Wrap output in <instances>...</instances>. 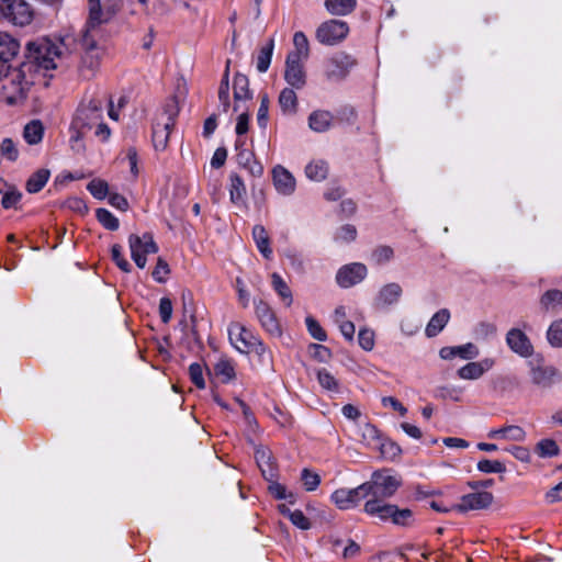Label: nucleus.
<instances>
[{
  "label": "nucleus",
  "mask_w": 562,
  "mask_h": 562,
  "mask_svg": "<svg viewBox=\"0 0 562 562\" xmlns=\"http://www.w3.org/2000/svg\"><path fill=\"white\" fill-rule=\"evenodd\" d=\"M303 61V59L296 58L295 55L286 56L284 79L294 89L303 88L306 82Z\"/></svg>",
  "instance_id": "19"
},
{
  "label": "nucleus",
  "mask_w": 562,
  "mask_h": 562,
  "mask_svg": "<svg viewBox=\"0 0 562 562\" xmlns=\"http://www.w3.org/2000/svg\"><path fill=\"white\" fill-rule=\"evenodd\" d=\"M364 494L366 498H378L386 501L391 496H386V491L383 490V487L379 486V483L376 480H374L371 476L370 481H367L363 483Z\"/></svg>",
  "instance_id": "46"
},
{
  "label": "nucleus",
  "mask_w": 562,
  "mask_h": 562,
  "mask_svg": "<svg viewBox=\"0 0 562 562\" xmlns=\"http://www.w3.org/2000/svg\"><path fill=\"white\" fill-rule=\"evenodd\" d=\"M274 48V40L270 38L265 46L261 47L257 57V70L266 72L271 64L272 53Z\"/></svg>",
  "instance_id": "41"
},
{
  "label": "nucleus",
  "mask_w": 562,
  "mask_h": 562,
  "mask_svg": "<svg viewBox=\"0 0 562 562\" xmlns=\"http://www.w3.org/2000/svg\"><path fill=\"white\" fill-rule=\"evenodd\" d=\"M449 319L450 312L447 308L436 312L426 326V336L429 338L437 336L446 327Z\"/></svg>",
  "instance_id": "30"
},
{
  "label": "nucleus",
  "mask_w": 562,
  "mask_h": 562,
  "mask_svg": "<svg viewBox=\"0 0 562 562\" xmlns=\"http://www.w3.org/2000/svg\"><path fill=\"white\" fill-rule=\"evenodd\" d=\"M394 256V250L390 246H379L372 252V259L378 265L389 262Z\"/></svg>",
  "instance_id": "57"
},
{
  "label": "nucleus",
  "mask_w": 562,
  "mask_h": 562,
  "mask_svg": "<svg viewBox=\"0 0 562 562\" xmlns=\"http://www.w3.org/2000/svg\"><path fill=\"white\" fill-rule=\"evenodd\" d=\"M22 194L18 190L11 189L3 194L1 205L3 209L14 207L20 202Z\"/></svg>",
  "instance_id": "62"
},
{
  "label": "nucleus",
  "mask_w": 562,
  "mask_h": 562,
  "mask_svg": "<svg viewBox=\"0 0 562 562\" xmlns=\"http://www.w3.org/2000/svg\"><path fill=\"white\" fill-rule=\"evenodd\" d=\"M488 438L504 439L521 442L526 439V431L517 425H509L497 429H492L488 432Z\"/></svg>",
  "instance_id": "26"
},
{
  "label": "nucleus",
  "mask_w": 562,
  "mask_h": 562,
  "mask_svg": "<svg viewBox=\"0 0 562 562\" xmlns=\"http://www.w3.org/2000/svg\"><path fill=\"white\" fill-rule=\"evenodd\" d=\"M402 293L403 290L398 283L391 282L384 284L375 297V305L379 307H387L394 305L398 302Z\"/></svg>",
  "instance_id": "24"
},
{
  "label": "nucleus",
  "mask_w": 562,
  "mask_h": 562,
  "mask_svg": "<svg viewBox=\"0 0 562 562\" xmlns=\"http://www.w3.org/2000/svg\"><path fill=\"white\" fill-rule=\"evenodd\" d=\"M169 272H170V269H169L168 263L162 258L159 257L157 260L156 267L151 273L153 278L159 283H164L166 281Z\"/></svg>",
  "instance_id": "61"
},
{
  "label": "nucleus",
  "mask_w": 562,
  "mask_h": 562,
  "mask_svg": "<svg viewBox=\"0 0 562 562\" xmlns=\"http://www.w3.org/2000/svg\"><path fill=\"white\" fill-rule=\"evenodd\" d=\"M548 342L554 348L562 347V318L554 321L547 331Z\"/></svg>",
  "instance_id": "47"
},
{
  "label": "nucleus",
  "mask_w": 562,
  "mask_h": 562,
  "mask_svg": "<svg viewBox=\"0 0 562 562\" xmlns=\"http://www.w3.org/2000/svg\"><path fill=\"white\" fill-rule=\"evenodd\" d=\"M45 127L41 120L35 119L25 124L23 138L29 145H38L44 137Z\"/></svg>",
  "instance_id": "29"
},
{
  "label": "nucleus",
  "mask_w": 562,
  "mask_h": 562,
  "mask_svg": "<svg viewBox=\"0 0 562 562\" xmlns=\"http://www.w3.org/2000/svg\"><path fill=\"white\" fill-rule=\"evenodd\" d=\"M271 280H272V282H271L272 288L274 289V291L279 294V296L282 299L284 304L286 306H290L293 302V297H292V291L290 290L286 282L277 272L272 273Z\"/></svg>",
  "instance_id": "39"
},
{
  "label": "nucleus",
  "mask_w": 562,
  "mask_h": 562,
  "mask_svg": "<svg viewBox=\"0 0 562 562\" xmlns=\"http://www.w3.org/2000/svg\"><path fill=\"white\" fill-rule=\"evenodd\" d=\"M0 155L11 162L18 160L19 149L12 138L7 137L1 140Z\"/></svg>",
  "instance_id": "48"
},
{
  "label": "nucleus",
  "mask_w": 562,
  "mask_h": 562,
  "mask_svg": "<svg viewBox=\"0 0 562 562\" xmlns=\"http://www.w3.org/2000/svg\"><path fill=\"white\" fill-rule=\"evenodd\" d=\"M349 33V26L340 20H328L316 29V40L327 46H334L342 42Z\"/></svg>",
  "instance_id": "12"
},
{
  "label": "nucleus",
  "mask_w": 562,
  "mask_h": 562,
  "mask_svg": "<svg viewBox=\"0 0 562 562\" xmlns=\"http://www.w3.org/2000/svg\"><path fill=\"white\" fill-rule=\"evenodd\" d=\"M50 177V171L48 169L42 168L35 171L26 181V190L30 193L40 192L44 186L47 183Z\"/></svg>",
  "instance_id": "36"
},
{
  "label": "nucleus",
  "mask_w": 562,
  "mask_h": 562,
  "mask_svg": "<svg viewBox=\"0 0 562 562\" xmlns=\"http://www.w3.org/2000/svg\"><path fill=\"white\" fill-rule=\"evenodd\" d=\"M493 494L490 492H475L463 495L460 498V503L456 504L451 509L460 513L484 509L493 503Z\"/></svg>",
  "instance_id": "17"
},
{
  "label": "nucleus",
  "mask_w": 562,
  "mask_h": 562,
  "mask_svg": "<svg viewBox=\"0 0 562 562\" xmlns=\"http://www.w3.org/2000/svg\"><path fill=\"white\" fill-rule=\"evenodd\" d=\"M301 481L307 492H313L319 486L321 476L316 472L304 468L301 472Z\"/></svg>",
  "instance_id": "49"
},
{
  "label": "nucleus",
  "mask_w": 562,
  "mask_h": 562,
  "mask_svg": "<svg viewBox=\"0 0 562 562\" xmlns=\"http://www.w3.org/2000/svg\"><path fill=\"white\" fill-rule=\"evenodd\" d=\"M479 353V348L472 342H468L461 346L442 347L439 351V356L443 360H452L456 357H459L463 360H471L476 358Z\"/></svg>",
  "instance_id": "23"
},
{
  "label": "nucleus",
  "mask_w": 562,
  "mask_h": 562,
  "mask_svg": "<svg viewBox=\"0 0 562 562\" xmlns=\"http://www.w3.org/2000/svg\"><path fill=\"white\" fill-rule=\"evenodd\" d=\"M227 331L232 346L238 352L246 355L255 352L261 362H269L271 360V353L262 340L241 323H231Z\"/></svg>",
  "instance_id": "3"
},
{
  "label": "nucleus",
  "mask_w": 562,
  "mask_h": 562,
  "mask_svg": "<svg viewBox=\"0 0 562 562\" xmlns=\"http://www.w3.org/2000/svg\"><path fill=\"white\" fill-rule=\"evenodd\" d=\"M372 477L378 481L379 486L386 491V496H393L402 485V480L396 475L374 472Z\"/></svg>",
  "instance_id": "33"
},
{
  "label": "nucleus",
  "mask_w": 562,
  "mask_h": 562,
  "mask_svg": "<svg viewBox=\"0 0 562 562\" xmlns=\"http://www.w3.org/2000/svg\"><path fill=\"white\" fill-rule=\"evenodd\" d=\"M252 237L260 254L266 259H270L272 250L270 248V238L266 228L262 225H255L252 228Z\"/></svg>",
  "instance_id": "32"
},
{
  "label": "nucleus",
  "mask_w": 562,
  "mask_h": 562,
  "mask_svg": "<svg viewBox=\"0 0 562 562\" xmlns=\"http://www.w3.org/2000/svg\"><path fill=\"white\" fill-rule=\"evenodd\" d=\"M256 316L261 327L271 336L280 337L282 334L279 321L272 308L262 300L255 301Z\"/></svg>",
  "instance_id": "16"
},
{
  "label": "nucleus",
  "mask_w": 562,
  "mask_h": 562,
  "mask_svg": "<svg viewBox=\"0 0 562 562\" xmlns=\"http://www.w3.org/2000/svg\"><path fill=\"white\" fill-rule=\"evenodd\" d=\"M92 130L101 142H106L111 136V130L103 121V100L97 97L85 99L76 111L70 125L71 149L77 153L83 151L82 138Z\"/></svg>",
  "instance_id": "1"
},
{
  "label": "nucleus",
  "mask_w": 562,
  "mask_h": 562,
  "mask_svg": "<svg viewBox=\"0 0 562 562\" xmlns=\"http://www.w3.org/2000/svg\"><path fill=\"white\" fill-rule=\"evenodd\" d=\"M63 44H55L48 40L36 43H29V59L25 63H34L35 76L40 68L45 70L55 69L57 67L55 60L63 54Z\"/></svg>",
  "instance_id": "6"
},
{
  "label": "nucleus",
  "mask_w": 562,
  "mask_h": 562,
  "mask_svg": "<svg viewBox=\"0 0 562 562\" xmlns=\"http://www.w3.org/2000/svg\"><path fill=\"white\" fill-rule=\"evenodd\" d=\"M20 26L29 25L34 19V10L25 0H0V18Z\"/></svg>",
  "instance_id": "10"
},
{
  "label": "nucleus",
  "mask_w": 562,
  "mask_h": 562,
  "mask_svg": "<svg viewBox=\"0 0 562 562\" xmlns=\"http://www.w3.org/2000/svg\"><path fill=\"white\" fill-rule=\"evenodd\" d=\"M180 108L175 97L169 98L164 104L153 125V145L158 151H164L168 147L169 136L175 127Z\"/></svg>",
  "instance_id": "4"
},
{
  "label": "nucleus",
  "mask_w": 562,
  "mask_h": 562,
  "mask_svg": "<svg viewBox=\"0 0 562 562\" xmlns=\"http://www.w3.org/2000/svg\"><path fill=\"white\" fill-rule=\"evenodd\" d=\"M494 363V360L491 358H485L476 362H468L458 370L457 374L462 380H477L483 376L486 371L491 370Z\"/></svg>",
  "instance_id": "22"
},
{
  "label": "nucleus",
  "mask_w": 562,
  "mask_h": 562,
  "mask_svg": "<svg viewBox=\"0 0 562 562\" xmlns=\"http://www.w3.org/2000/svg\"><path fill=\"white\" fill-rule=\"evenodd\" d=\"M536 452L541 458H552L560 453V448L553 439H542L536 446Z\"/></svg>",
  "instance_id": "44"
},
{
  "label": "nucleus",
  "mask_w": 562,
  "mask_h": 562,
  "mask_svg": "<svg viewBox=\"0 0 562 562\" xmlns=\"http://www.w3.org/2000/svg\"><path fill=\"white\" fill-rule=\"evenodd\" d=\"M82 47L85 52L81 57L79 71L82 78L91 79L100 67L103 50L97 45L95 36L90 31L83 32Z\"/></svg>",
  "instance_id": "7"
},
{
  "label": "nucleus",
  "mask_w": 562,
  "mask_h": 562,
  "mask_svg": "<svg viewBox=\"0 0 562 562\" xmlns=\"http://www.w3.org/2000/svg\"><path fill=\"white\" fill-rule=\"evenodd\" d=\"M214 372L224 383L235 378L234 364L227 359H220L214 366Z\"/></svg>",
  "instance_id": "43"
},
{
  "label": "nucleus",
  "mask_w": 562,
  "mask_h": 562,
  "mask_svg": "<svg viewBox=\"0 0 562 562\" xmlns=\"http://www.w3.org/2000/svg\"><path fill=\"white\" fill-rule=\"evenodd\" d=\"M308 353L312 358L319 362H327L331 358V351L324 345L311 344L308 346Z\"/></svg>",
  "instance_id": "54"
},
{
  "label": "nucleus",
  "mask_w": 562,
  "mask_h": 562,
  "mask_svg": "<svg viewBox=\"0 0 562 562\" xmlns=\"http://www.w3.org/2000/svg\"><path fill=\"white\" fill-rule=\"evenodd\" d=\"M293 45L294 50L290 52L288 55H295L299 59H307L310 55V43L306 35L299 31L293 35Z\"/></svg>",
  "instance_id": "37"
},
{
  "label": "nucleus",
  "mask_w": 562,
  "mask_h": 562,
  "mask_svg": "<svg viewBox=\"0 0 562 562\" xmlns=\"http://www.w3.org/2000/svg\"><path fill=\"white\" fill-rule=\"evenodd\" d=\"M128 246L131 257L139 269H144L146 267L147 255L158 252V246L155 243L153 235L149 233H145L142 236L136 234L130 235Z\"/></svg>",
  "instance_id": "11"
},
{
  "label": "nucleus",
  "mask_w": 562,
  "mask_h": 562,
  "mask_svg": "<svg viewBox=\"0 0 562 562\" xmlns=\"http://www.w3.org/2000/svg\"><path fill=\"white\" fill-rule=\"evenodd\" d=\"M281 513L283 515H286L291 522L296 526L297 528L302 530H307L311 527V522L308 518L303 514L302 510H293L291 512L289 508H286L284 505L281 506Z\"/></svg>",
  "instance_id": "45"
},
{
  "label": "nucleus",
  "mask_w": 562,
  "mask_h": 562,
  "mask_svg": "<svg viewBox=\"0 0 562 562\" xmlns=\"http://www.w3.org/2000/svg\"><path fill=\"white\" fill-rule=\"evenodd\" d=\"M540 305L546 312H558L562 308V292L557 289L548 290L540 297Z\"/></svg>",
  "instance_id": "34"
},
{
  "label": "nucleus",
  "mask_w": 562,
  "mask_h": 562,
  "mask_svg": "<svg viewBox=\"0 0 562 562\" xmlns=\"http://www.w3.org/2000/svg\"><path fill=\"white\" fill-rule=\"evenodd\" d=\"M270 100L267 93L260 95V105L257 112V122L260 128L266 130L268 125Z\"/></svg>",
  "instance_id": "50"
},
{
  "label": "nucleus",
  "mask_w": 562,
  "mask_h": 562,
  "mask_svg": "<svg viewBox=\"0 0 562 562\" xmlns=\"http://www.w3.org/2000/svg\"><path fill=\"white\" fill-rule=\"evenodd\" d=\"M279 106L284 115H295L297 112V95L293 88H284L278 98Z\"/></svg>",
  "instance_id": "28"
},
{
  "label": "nucleus",
  "mask_w": 562,
  "mask_h": 562,
  "mask_svg": "<svg viewBox=\"0 0 562 562\" xmlns=\"http://www.w3.org/2000/svg\"><path fill=\"white\" fill-rule=\"evenodd\" d=\"M357 0H325L326 10L333 15H347L351 13Z\"/></svg>",
  "instance_id": "35"
},
{
  "label": "nucleus",
  "mask_w": 562,
  "mask_h": 562,
  "mask_svg": "<svg viewBox=\"0 0 562 562\" xmlns=\"http://www.w3.org/2000/svg\"><path fill=\"white\" fill-rule=\"evenodd\" d=\"M159 315L161 322L167 324L170 322L172 316V302L168 297H161L159 301Z\"/></svg>",
  "instance_id": "64"
},
{
  "label": "nucleus",
  "mask_w": 562,
  "mask_h": 562,
  "mask_svg": "<svg viewBox=\"0 0 562 562\" xmlns=\"http://www.w3.org/2000/svg\"><path fill=\"white\" fill-rule=\"evenodd\" d=\"M35 78L34 63H22L19 67L9 69L1 79L3 101L8 105L23 103Z\"/></svg>",
  "instance_id": "2"
},
{
  "label": "nucleus",
  "mask_w": 562,
  "mask_h": 562,
  "mask_svg": "<svg viewBox=\"0 0 562 562\" xmlns=\"http://www.w3.org/2000/svg\"><path fill=\"white\" fill-rule=\"evenodd\" d=\"M477 470L483 473H502L506 469L498 460L482 459L477 462Z\"/></svg>",
  "instance_id": "56"
},
{
  "label": "nucleus",
  "mask_w": 562,
  "mask_h": 562,
  "mask_svg": "<svg viewBox=\"0 0 562 562\" xmlns=\"http://www.w3.org/2000/svg\"><path fill=\"white\" fill-rule=\"evenodd\" d=\"M88 191L99 200H103L109 192L108 182L101 179H93L87 186Z\"/></svg>",
  "instance_id": "53"
},
{
  "label": "nucleus",
  "mask_w": 562,
  "mask_h": 562,
  "mask_svg": "<svg viewBox=\"0 0 562 562\" xmlns=\"http://www.w3.org/2000/svg\"><path fill=\"white\" fill-rule=\"evenodd\" d=\"M368 274V269L363 263L352 262L342 266L336 274V281L339 286L348 289L360 283Z\"/></svg>",
  "instance_id": "15"
},
{
  "label": "nucleus",
  "mask_w": 562,
  "mask_h": 562,
  "mask_svg": "<svg viewBox=\"0 0 562 562\" xmlns=\"http://www.w3.org/2000/svg\"><path fill=\"white\" fill-rule=\"evenodd\" d=\"M120 0H88V21L85 32L94 34V31L103 23H108L119 11Z\"/></svg>",
  "instance_id": "8"
},
{
  "label": "nucleus",
  "mask_w": 562,
  "mask_h": 562,
  "mask_svg": "<svg viewBox=\"0 0 562 562\" xmlns=\"http://www.w3.org/2000/svg\"><path fill=\"white\" fill-rule=\"evenodd\" d=\"M272 181L278 193L289 196L292 195L296 188L294 176L283 166L277 165L272 169Z\"/></svg>",
  "instance_id": "20"
},
{
  "label": "nucleus",
  "mask_w": 562,
  "mask_h": 562,
  "mask_svg": "<svg viewBox=\"0 0 562 562\" xmlns=\"http://www.w3.org/2000/svg\"><path fill=\"white\" fill-rule=\"evenodd\" d=\"M255 459L266 480H272L277 476L272 453L268 448H257L255 451Z\"/></svg>",
  "instance_id": "25"
},
{
  "label": "nucleus",
  "mask_w": 562,
  "mask_h": 562,
  "mask_svg": "<svg viewBox=\"0 0 562 562\" xmlns=\"http://www.w3.org/2000/svg\"><path fill=\"white\" fill-rule=\"evenodd\" d=\"M330 499L339 509L353 508L366 499L363 483L355 488H338L333 492Z\"/></svg>",
  "instance_id": "14"
},
{
  "label": "nucleus",
  "mask_w": 562,
  "mask_h": 562,
  "mask_svg": "<svg viewBox=\"0 0 562 562\" xmlns=\"http://www.w3.org/2000/svg\"><path fill=\"white\" fill-rule=\"evenodd\" d=\"M531 383L542 390H548L562 382V373L553 366L529 362Z\"/></svg>",
  "instance_id": "13"
},
{
  "label": "nucleus",
  "mask_w": 562,
  "mask_h": 562,
  "mask_svg": "<svg viewBox=\"0 0 562 562\" xmlns=\"http://www.w3.org/2000/svg\"><path fill=\"white\" fill-rule=\"evenodd\" d=\"M234 90V112H239L252 99V92L249 89L247 76L237 72L233 82Z\"/></svg>",
  "instance_id": "21"
},
{
  "label": "nucleus",
  "mask_w": 562,
  "mask_h": 562,
  "mask_svg": "<svg viewBox=\"0 0 562 562\" xmlns=\"http://www.w3.org/2000/svg\"><path fill=\"white\" fill-rule=\"evenodd\" d=\"M357 237V229L353 225L346 224L337 233L336 239L345 243L353 241Z\"/></svg>",
  "instance_id": "63"
},
{
  "label": "nucleus",
  "mask_w": 562,
  "mask_h": 562,
  "mask_svg": "<svg viewBox=\"0 0 562 562\" xmlns=\"http://www.w3.org/2000/svg\"><path fill=\"white\" fill-rule=\"evenodd\" d=\"M218 100L222 106L223 112H228L229 108V61H227L220 89H218Z\"/></svg>",
  "instance_id": "42"
},
{
  "label": "nucleus",
  "mask_w": 562,
  "mask_h": 562,
  "mask_svg": "<svg viewBox=\"0 0 562 562\" xmlns=\"http://www.w3.org/2000/svg\"><path fill=\"white\" fill-rule=\"evenodd\" d=\"M112 259L123 272H131L130 262L122 255V247L115 244L111 247Z\"/></svg>",
  "instance_id": "58"
},
{
  "label": "nucleus",
  "mask_w": 562,
  "mask_h": 562,
  "mask_svg": "<svg viewBox=\"0 0 562 562\" xmlns=\"http://www.w3.org/2000/svg\"><path fill=\"white\" fill-rule=\"evenodd\" d=\"M356 64V59L350 54L337 52L325 60L324 77L327 81L339 82L347 78Z\"/></svg>",
  "instance_id": "9"
},
{
  "label": "nucleus",
  "mask_w": 562,
  "mask_h": 562,
  "mask_svg": "<svg viewBox=\"0 0 562 562\" xmlns=\"http://www.w3.org/2000/svg\"><path fill=\"white\" fill-rule=\"evenodd\" d=\"M317 380L321 386L327 391L337 392L338 391V381L336 378L326 369H321L317 371Z\"/></svg>",
  "instance_id": "51"
},
{
  "label": "nucleus",
  "mask_w": 562,
  "mask_h": 562,
  "mask_svg": "<svg viewBox=\"0 0 562 562\" xmlns=\"http://www.w3.org/2000/svg\"><path fill=\"white\" fill-rule=\"evenodd\" d=\"M98 221L110 231H116L119 228V220L106 209L97 210Z\"/></svg>",
  "instance_id": "52"
},
{
  "label": "nucleus",
  "mask_w": 562,
  "mask_h": 562,
  "mask_svg": "<svg viewBox=\"0 0 562 562\" xmlns=\"http://www.w3.org/2000/svg\"><path fill=\"white\" fill-rule=\"evenodd\" d=\"M189 374H190L191 381L194 383V385L198 389L205 387V381L203 378V368L200 363L194 362V363L190 364Z\"/></svg>",
  "instance_id": "59"
},
{
  "label": "nucleus",
  "mask_w": 562,
  "mask_h": 562,
  "mask_svg": "<svg viewBox=\"0 0 562 562\" xmlns=\"http://www.w3.org/2000/svg\"><path fill=\"white\" fill-rule=\"evenodd\" d=\"M363 512L381 521L391 520L394 525L401 527H408L414 521V514L409 508H398L394 504L378 498L367 499Z\"/></svg>",
  "instance_id": "5"
},
{
  "label": "nucleus",
  "mask_w": 562,
  "mask_h": 562,
  "mask_svg": "<svg viewBox=\"0 0 562 562\" xmlns=\"http://www.w3.org/2000/svg\"><path fill=\"white\" fill-rule=\"evenodd\" d=\"M238 116L236 120V134L244 135L248 132V123H249V109L248 106H244L243 110L238 112Z\"/></svg>",
  "instance_id": "60"
},
{
  "label": "nucleus",
  "mask_w": 562,
  "mask_h": 562,
  "mask_svg": "<svg viewBox=\"0 0 562 562\" xmlns=\"http://www.w3.org/2000/svg\"><path fill=\"white\" fill-rule=\"evenodd\" d=\"M305 324L310 335L314 339L318 341H325L327 339L326 331L322 328V326L315 318H313L312 316H307L305 318Z\"/></svg>",
  "instance_id": "55"
},
{
  "label": "nucleus",
  "mask_w": 562,
  "mask_h": 562,
  "mask_svg": "<svg viewBox=\"0 0 562 562\" xmlns=\"http://www.w3.org/2000/svg\"><path fill=\"white\" fill-rule=\"evenodd\" d=\"M328 173V165L324 160H313L305 167V175L313 181H323Z\"/></svg>",
  "instance_id": "38"
},
{
  "label": "nucleus",
  "mask_w": 562,
  "mask_h": 562,
  "mask_svg": "<svg viewBox=\"0 0 562 562\" xmlns=\"http://www.w3.org/2000/svg\"><path fill=\"white\" fill-rule=\"evenodd\" d=\"M334 116L329 111L316 110L308 116V126L316 133H324L331 126Z\"/></svg>",
  "instance_id": "27"
},
{
  "label": "nucleus",
  "mask_w": 562,
  "mask_h": 562,
  "mask_svg": "<svg viewBox=\"0 0 562 562\" xmlns=\"http://www.w3.org/2000/svg\"><path fill=\"white\" fill-rule=\"evenodd\" d=\"M506 344L508 348L522 358H529L533 355V346L528 336L519 328H510L506 334Z\"/></svg>",
  "instance_id": "18"
},
{
  "label": "nucleus",
  "mask_w": 562,
  "mask_h": 562,
  "mask_svg": "<svg viewBox=\"0 0 562 562\" xmlns=\"http://www.w3.org/2000/svg\"><path fill=\"white\" fill-rule=\"evenodd\" d=\"M229 196L231 201L235 204H239L244 201L246 194V187L243 179L237 173H232L229 177Z\"/></svg>",
  "instance_id": "40"
},
{
  "label": "nucleus",
  "mask_w": 562,
  "mask_h": 562,
  "mask_svg": "<svg viewBox=\"0 0 562 562\" xmlns=\"http://www.w3.org/2000/svg\"><path fill=\"white\" fill-rule=\"evenodd\" d=\"M20 45L15 38L5 32H0V61L7 63L19 52Z\"/></svg>",
  "instance_id": "31"
}]
</instances>
